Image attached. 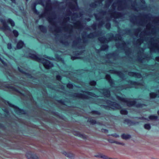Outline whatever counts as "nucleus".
Segmentation results:
<instances>
[{
	"label": "nucleus",
	"instance_id": "obj_1",
	"mask_svg": "<svg viewBox=\"0 0 159 159\" xmlns=\"http://www.w3.org/2000/svg\"><path fill=\"white\" fill-rule=\"evenodd\" d=\"M117 99L122 102L125 103H126L127 106L128 107H130L133 106H134L137 107H142L144 105V104L138 103H137L136 100H137L136 99H135V101H130L128 100L127 98H123L119 96H117Z\"/></svg>",
	"mask_w": 159,
	"mask_h": 159
},
{
	"label": "nucleus",
	"instance_id": "obj_2",
	"mask_svg": "<svg viewBox=\"0 0 159 159\" xmlns=\"http://www.w3.org/2000/svg\"><path fill=\"white\" fill-rule=\"evenodd\" d=\"M151 41L149 42L150 45H149L148 48L150 49L151 52H156V51H159V44L157 43H154L153 41H157L156 39H154V38L152 37L150 39Z\"/></svg>",
	"mask_w": 159,
	"mask_h": 159
},
{
	"label": "nucleus",
	"instance_id": "obj_3",
	"mask_svg": "<svg viewBox=\"0 0 159 159\" xmlns=\"http://www.w3.org/2000/svg\"><path fill=\"white\" fill-rule=\"evenodd\" d=\"M4 102L5 104L7 105H8L10 107H13L14 110L15 112L18 114H25L26 112L23 109H22L18 107L11 104L9 102L5 100Z\"/></svg>",
	"mask_w": 159,
	"mask_h": 159
},
{
	"label": "nucleus",
	"instance_id": "obj_4",
	"mask_svg": "<svg viewBox=\"0 0 159 159\" xmlns=\"http://www.w3.org/2000/svg\"><path fill=\"white\" fill-rule=\"evenodd\" d=\"M138 17H142L149 20H150L152 18H153L154 19V20L153 21L154 23L159 22V16L157 17H152V15L149 14H140L139 15Z\"/></svg>",
	"mask_w": 159,
	"mask_h": 159
},
{
	"label": "nucleus",
	"instance_id": "obj_5",
	"mask_svg": "<svg viewBox=\"0 0 159 159\" xmlns=\"http://www.w3.org/2000/svg\"><path fill=\"white\" fill-rule=\"evenodd\" d=\"M106 102L108 105L112 107H111V108L113 110H119L121 108L120 105L115 102H113L110 100H107L106 101Z\"/></svg>",
	"mask_w": 159,
	"mask_h": 159
},
{
	"label": "nucleus",
	"instance_id": "obj_6",
	"mask_svg": "<svg viewBox=\"0 0 159 159\" xmlns=\"http://www.w3.org/2000/svg\"><path fill=\"white\" fill-rule=\"evenodd\" d=\"M42 60L39 63H42L46 69H48L53 66V64L49 61L43 58Z\"/></svg>",
	"mask_w": 159,
	"mask_h": 159
},
{
	"label": "nucleus",
	"instance_id": "obj_7",
	"mask_svg": "<svg viewBox=\"0 0 159 159\" xmlns=\"http://www.w3.org/2000/svg\"><path fill=\"white\" fill-rule=\"evenodd\" d=\"M72 97L81 99H88L90 98L89 97L86 95L80 93H74L71 95Z\"/></svg>",
	"mask_w": 159,
	"mask_h": 159
},
{
	"label": "nucleus",
	"instance_id": "obj_8",
	"mask_svg": "<svg viewBox=\"0 0 159 159\" xmlns=\"http://www.w3.org/2000/svg\"><path fill=\"white\" fill-rule=\"evenodd\" d=\"M117 2L119 3L117 10L120 11L123 10L126 8L127 4L125 0H118Z\"/></svg>",
	"mask_w": 159,
	"mask_h": 159
},
{
	"label": "nucleus",
	"instance_id": "obj_9",
	"mask_svg": "<svg viewBox=\"0 0 159 159\" xmlns=\"http://www.w3.org/2000/svg\"><path fill=\"white\" fill-rule=\"evenodd\" d=\"M144 35H147L146 31H145L142 32L140 34L139 37L140 38L137 39L136 42L133 43V44L134 45H138L139 46H140L143 42L144 40L143 36Z\"/></svg>",
	"mask_w": 159,
	"mask_h": 159
},
{
	"label": "nucleus",
	"instance_id": "obj_10",
	"mask_svg": "<svg viewBox=\"0 0 159 159\" xmlns=\"http://www.w3.org/2000/svg\"><path fill=\"white\" fill-rule=\"evenodd\" d=\"M108 72L111 74H116L121 79L123 80H124V75L121 71H117L113 70H110L108 71Z\"/></svg>",
	"mask_w": 159,
	"mask_h": 159
},
{
	"label": "nucleus",
	"instance_id": "obj_11",
	"mask_svg": "<svg viewBox=\"0 0 159 159\" xmlns=\"http://www.w3.org/2000/svg\"><path fill=\"white\" fill-rule=\"evenodd\" d=\"M111 17H113L115 18H119L124 17L125 14L120 12L114 11L113 12L110 14Z\"/></svg>",
	"mask_w": 159,
	"mask_h": 159
},
{
	"label": "nucleus",
	"instance_id": "obj_12",
	"mask_svg": "<svg viewBox=\"0 0 159 159\" xmlns=\"http://www.w3.org/2000/svg\"><path fill=\"white\" fill-rule=\"evenodd\" d=\"M26 57L28 58H30L32 60L36 61L39 62L41 61L42 58H40L38 57L36 55L30 53L28 56H26Z\"/></svg>",
	"mask_w": 159,
	"mask_h": 159
},
{
	"label": "nucleus",
	"instance_id": "obj_13",
	"mask_svg": "<svg viewBox=\"0 0 159 159\" xmlns=\"http://www.w3.org/2000/svg\"><path fill=\"white\" fill-rule=\"evenodd\" d=\"M141 49L142 50V52L139 51L138 53V54L139 55V57L138 59V60L141 62H142L144 59H145L148 60H149L150 59V57L146 56L145 57V58H142L141 57H140V56H141L143 54L144 51V50L143 48H141Z\"/></svg>",
	"mask_w": 159,
	"mask_h": 159
},
{
	"label": "nucleus",
	"instance_id": "obj_14",
	"mask_svg": "<svg viewBox=\"0 0 159 159\" xmlns=\"http://www.w3.org/2000/svg\"><path fill=\"white\" fill-rule=\"evenodd\" d=\"M0 22L2 24L3 26L2 27V29L4 30H8L11 31L10 27L8 25L5 20L2 19H0Z\"/></svg>",
	"mask_w": 159,
	"mask_h": 159
},
{
	"label": "nucleus",
	"instance_id": "obj_15",
	"mask_svg": "<svg viewBox=\"0 0 159 159\" xmlns=\"http://www.w3.org/2000/svg\"><path fill=\"white\" fill-rule=\"evenodd\" d=\"M100 91L102 92L103 95L106 97L109 98L111 96L110 91L107 89H100Z\"/></svg>",
	"mask_w": 159,
	"mask_h": 159
},
{
	"label": "nucleus",
	"instance_id": "obj_16",
	"mask_svg": "<svg viewBox=\"0 0 159 159\" xmlns=\"http://www.w3.org/2000/svg\"><path fill=\"white\" fill-rule=\"evenodd\" d=\"M128 75L130 76L138 78H140L142 77L140 73L134 72H129L128 73Z\"/></svg>",
	"mask_w": 159,
	"mask_h": 159
},
{
	"label": "nucleus",
	"instance_id": "obj_17",
	"mask_svg": "<svg viewBox=\"0 0 159 159\" xmlns=\"http://www.w3.org/2000/svg\"><path fill=\"white\" fill-rule=\"evenodd\" d=\"M51 3L46 2V6L44 7L45 13H49L52 9Z\"/></svg>",
	"mask_w": 159,
	"mask_h": 159
},
{
	"label": "nucleus",
	"instance_id": "obj_18",
	"mask_svg": "<svg viewBox=\"0 0 159 159\" xmlns=\"http://www.w3.org/2000/svg\"><path fill=\"white\" fill-rule=\"evenodd\" d=\"M26 157L28 159H38L36 155L33 154L31 152H28L26 154Z\"/></svg>",
	"mask_w": 159,
	"mask_h": 159
},
{
	"label": "nucleus",
	"instance_id": "obj_19",
	"mask_svg": "<svg viewBox=\"0 0 159 159\" xmlns=\"http://www.w3.org/2000/svg\"><path fill=\"white\" fill-rule=\"evenodd\" d=\"M105 79L108 81L110 86L111 87H113L115 83L113 80L111 78V76L109 74H107L106 75Z\"/></svg>",
	"mask_w": 159,
	"mask_h": 159
},
{
	"label": "nucleus",
	"instance_id": "obj_20",
	"mask_svg": "<svg viewBox=\"0 0 159 159\" xmlns=\"http://www.w3.org/2000/svg\"><path fill=\"white\" fill-rule=\"evenodd\" d=\"M7 88L9 89L10 91H12L14 92H17L21 94V95L23 96H25L24 94L21 93L16 88L13 86H7Z\"/></svg>",
	"mask_w": 159,
	"mask_h": 159
},
{
	"label": "nucleus",
	"instance_id": "obj_21",
	"mask_svg": "<svg viewBox=\"0 0 159 159\" xmlns=\"http://www.w3.org/2000/svg\"><path fill=\"white\" fill-rule=\"evenodd\" d=\"M150 97L151 98H154L156 97L159 98V90L157 91V93L151 92L150 93Z\"/></svg>",
	"mask_w": 159,
	"mask_h": 159
},
{
	"label": "nucleus",
	"instance_id": "obj_22",
	"mask_svg": "<svg viewBox=\"0 0 159 159\" xmlns=\"http://www.w3.org/2000/svg\"><path fill=\"white\" fill-rule=\"evenodd\" d=\"M98 35H99V34L96 32H94L93 33H90L89 34L87 35L86 37L88 38L93 39L96 37Z\"/></svg>",
	"mask_w": 159,
	"mask_h": 159
},
{
	"label": "nucleus",
	"instance_id": "obj_23",
	"mask_svg": "<svg viewBox=\"0 0 159 159\" xmlns=\"http://www.w3.org/2000/svg\"><path fill=\"white\" fill-rule=\"evenodd\" d=\"M18 69L20 72L22 74L25 75L28 78H32L33 76L31 74L25 72V71H24L22 69H20L19 67H18Z\"/></svg>",
	"mask_w": 159,
	"mask_h": 159
},
{
	"label": "nucleus",
	"instance_id": "obj_24",
	"mask_svg": "<svg viewBox=\"0 0 159 159\" xmlns=\"http://www.w3.org/2000/svg\"><path fill=\"white\" fill-rule=\"evenodd\" d=\"M74 25L76 28H82L83 27V24L79 20L77 21L74 23Z\"/></svg>",
	"mask_w": 159,
	"mask_h": 159
},
{
	"label": "nucleus",
	"instance_id": "obj_25",
	"mask_svg": "<svg viewBox=\"0 0 159 159\" xmlns=\"http://www.w3.org/2000/svg\"><path fill=\"white\" fill-rule=\"evenodd\" d=\"M108 34L110 36L107 39V43L112 40H114L115 41L117 40V39H116V37H115L113 34L112 33H110Z\"/></svg>",
	"mask_w": 159,
	"mask_h": 159
},
{
	"label": "nucleus",
	"instance_id": "obj_26",
	"mask_svg": "<svg viewBox=\"0 0 159 159\" xmlns=\"http://www.w3.org/2000/svg\"><path fill=\"white\" fill-rule=\"evenodd\" d=\"M109 46L107 44H104L102 45L100 49H97L96 51L97 52H99L100 50L105 51L107 50Z\"/></svg>",
	"mask_w": 159,
	"mask_h": 159
},
{
	"label": "nucleus",
	"instance_id": "obj_27",
	"mask_svg": "<svg viewBox=\"0 0 159 159\" xmlns=\"http://www.w3.org/2000/svg\"><path fill=\"white\" fill-rule=\"evenodd\" d=\"M47 19L48 20V21L49 23L51 25H52L56 27V22L53 21V19H54L50 17H48L47 18Z\"/></svg>",
	"mask_w": 159,
	"mask_h": 159
},
{
	"label": "nucleus",
	"instance_id": "obj_28",
	"mask_svg": "<svg viewBox=\"0 0 159 159\" xmlns=\"http://www.w3.org/2000/svg\"><path fill=\"white\" fill-rule=\"evenodd\" d=\"M118 55L115 52L112 53H109L107 54L106 55V57L108 59L111 58L112 57H115L116 56H117Z\"/></svg>",
	"mask_w": 159,
	"mask_h": 159
},
{
	"label": "nucleus",
	"instance_id": "obj_29",
	"mask_svg": "<svg viewBox=\"0 0 159 159\" xmlns=\"http://www.w3.org/2000/svg\"><path fill=\"white\" fill-rule=\"evenodd\" d=\"M127 81L131 85H133L135 86L141 85V84L140 83L136 81H133L130 80H129Z\"/></svg>",
	"mask_w": 159,
	"mask_h": 159
},
{
	"label": "nucleus",
	"instance_id": "obj_30",
	"mask_svg": "<svg viewBox=\"0 0 159 159\" xmlns=\"http://www.w3.org/2000/svg\"><path fill=\"white\" fill-rule=\"evenodd\" d=\"M39 29L40 31L43 33H45L47 32V30L46 27L43 25H39Z\"/></svg>",
	"mask_w": 159,
	"mask_h": 159
},
{
	"label": "nucleus",
	"instance_id": "obj_31",
	"mask_svg": "<svg viewBox=\"0 0 159 159\" xmlns=\"http://www.w3.org/2000/svg\"><path fill=\"white\" fill-rule=\"evenodd\" d=\"M24 45L23 42L21 40H20L17 44L16 47L18 49H20L23 47Z\"/></svg>",
	"mask_w": 159,
	"mask_h": 159
},
{
	"label": "nucleus",
	"instance_id": "obj_32",
	"mask_svg": "<svg viewBox=\"0 0 159 159\" xmlns=\"http://www.w3.org/2000/svg\"><path fill=\"white\" fill-rule=\"evenodd\" d=\"M98 39L101 43H107V39L105 37H99L98 38Z\"/></svg>",
	"mask_w": 159,
	"mask_h": 159
},
{
	"label": "nucleus",
	"instance_id": "obj_33",
	"mask_svg": "<svg viewBox=\"0 0 159 159\" xmlns=\"http://www.w3.org/2000/svg\"><path fill=\"white\" fill-rule=\"evenodd\" d=\"M80 40L81 39L80 37L78 38L76 40L73 41L72 43V46L73 47H76Z\"/></svg>",
	"mask_w": 159,
	"mask_h": 159
},
{
	"label": "nucleus",
	"instance_id": "obj_34",
	"mask_svg": "<svg viewBox=\"0 0 159 159\" xmlns=\"http://www.w3.org/2000/svg\"><path fill=\"white\" fill-rule=\"evenodd\" d=\"M81 92L83 93H85L88 95L91 96L92 97H96L97 96V95L95 93L92 92L83 90H82L81 91Z\"/></svg>",
	"mask_w": 159,
	"mask_h": 159
},
{
	"label": "nucleus",
	"instance_id": "obj_35",
	"mask_svg": "<svg viewBox=\"0 0 159 159\" xmlns=\"http://www.w3.org/2000/svg\"><path fill=\"white\" fill-rule=\"evenodd\" d=\"M63 3V2H60L57 1H55L53 2L52 5L55 7H59L61 4Z\"/></svg>",
	"mask_w": 159,
	"mask_h": 159
},
{
	"label": "nucleus",
	"instance_id": "obj_36",
	"mask_svg": "<svg viewBox=\"0 0 159 159\" xmlns=\"http://www.w3.org/2000/svg\"><path fill=\"white\" fill-rule=\"evenodd\" d=\"M68 26L69 27H71V29H69V28L67 26H66L64 27H63V29L66 30H67L69 31V33H71L72 32L73 30L72 29V28L73 27L71 25H68Z\"/></svg>",
	"mask_w": 159,
	"mask_h": 159
},
{
	"label": "nucleus",
	"instance_id": "obj_37",
	"mask_svg": "<svg viewBox=\"0 0 159 159\" xmlns=\"http://www.w3.org/2000/svg\"><path fill=\"white\" fill-rule=\"evenodd\" d=\"M121 46H122L123 48H125L127 46L126 43L124 41H123L121 44L119 43L116 44V46L117 48H119Z\"/></svg>",
	"mask_w": 159,
	"mask_h": 159
},
{
	"label": "nucleus",
	"instance_id": "obj_38",
	"mask_svg": "<svg viewBox=\"0 0 159 159\" xmlns=\"http://www.w3.org/2000/svg\"><path fill=\"white\" fill-rule=\"evenodd\" d=\"M122 138L124 139H127L131 138V136L129 134H123L121 136Z\"/></svg>",
	"mask_w": 159,
	"mask_h": 159
},
{
	"label": "nucleus",
	"instance_id": "obj_39",
	"mask_svg": "<svg viewBox=\"0 0 159 159\" xmlns=\"http://www.w3.org/2000/svg\"><path fill=\"white\" fill-rule=\"evenodd\" d=\"M7 22L11 24L12 27H13L15 25V24L14 21L11 19L9 18L7 20Z\"/></svg>",
	"mask_w": 159,
	"mask_h": 159
},
{
	"label": "nucleus",
	"instance_id": "obj_40",
	"mask_svg": "<svg viewBox=\"0 0 159 159\" xmlns=\"http://www.w3.org/2000/svg\"><path fill=\"white\" fill-rule=\"evenodd\" d=\"M148 118L151 120H156L158 118V117L157 116H155L153 115H150L148 117Z\"/></svg>",
	"mask_w": 159,
	"mask_h": 159
},
{
	"label": "nucleus",
	"instance_id": "obj_41",
	"mask_svg": "<svg viewBox=\"0 0 159 159\" xmlns=\"http://www.w3.org/2000/svg\"><path fill=\"white\" fill-rule=\"evenodd\" d=\"M68 6L72 10H76V8L75 5L72 4L71 2H69L68 4Z\"/></svg>",
	"mask_w": 159,
	"mask_h": 159
},
{
	"label": "nucleus",
	"instance_id": "obj_42",
	"mask_svg": "<svg viewBox=\"0 0 159 159\" xmlns=\"http://www.w3.org/2000/svg\"><path fill=\"white\" fill-rule=\"evenodd\" d=\"M60 42L66 46H68L69 45V42L67 41H65L63 40H61L60 41Z\"/></svg>",
	"mask_w": 159,
	"mask_h": 159
},
{
	"label": "nucleus",
	"instance_id": "obj_43",
	"mask_svg": "<svg viewBox=\"0 0 159 159\" xmlns=\"http://www.w3.org/2000/svg\"><path fill=\"white\" fill-rule=\"evenodd\" d=\"M70 20V18L69 17H66L64 18L63 19V21L62 23V25H65V23L67 21H69Z\"/></svg>",
	"mask_w": 159,
	"mask_h": 159
},
{
	"label": "nucleus",
	"instance_id": "obj_44",
	"mask_svg": "<svg viewBox=\"0 0 159 159\" xmlns=\"http://www.w3.org/2000/svg\"><path fill=\"white\" fill-rule=\"evenodd\" d=\"M120 113L122 115H127L128 113V111L125 109H122L120 111Z\"/></svg>",
	"mask_w": 159,
	"mask_h": 159
},
{
	"label": "nucleus",
	"instance_id": "obj_45",
	"mask_svg": "<svg viewBox=\"0 0 159 159\" xmlns=\"http://www.w3.org/2000/svg\"><path fill=\"white\" fill-rule=\"evenodd\" d=\"M113 0H107L106 2L105 6L109 7Z\"/></svg>",
	"mask_w": 159,
	"mask_h": 159
},
{
	"label": "nucleus",
	"instance_id": "obj_46",
	"mask_svg": "<svg viewBox=\"0 0 159 159\" xmlns=\"http://www.w3.org/2000/svg\"><path fill=\"white\" fill-rule=\"evenodd\" d=\"M63 154L68 157H72V154L70 152H63Z\"/></svg>",
	"mask_w": 159,
	"mask_h": 159
},
{
	"label": "nucleus",
	"instance_id": "obj_47",
	"mask_svg": "<svg viewBox=\"0 0 159 159\" xmlns=\"http://www.w3.org/2000/svg\"><path fill=\"white\" fill-rule=\"evenodd\" d=\"M32 9L34 13V14L37 15H38L39 14V12L37 11V10L36 8L35 5L32 8Z\"/></svg>",
	"mask_w": 159,
	"mask_h": 159
},
{
	"label": "nucleus",
	"instance_id": "obj_48",
	"mask_svg": "<svg viewBox=\"0 0 159 159\" xmlns=\"http://www.w3.org/2000/svg\"><path fill=\"white\" fill-rule=\"evenodd\" d=\"M14 37H17L19 35L18 32L16 30H13L12 31Z\"/></svg>",
	"mask_w": 159,
	"mask_h": 159
},
{
	"label": "nucleus",
	"instance_id": "obj_49",
	"mask_svg": "<svg viewBox=\"0 0 159 159\" xmlns=\"http://www.w3.org/2000/svg\"><path fill=\"white\" fill-rule=\"evenodd\" d=\"M115 37H116V39H117V40H121L122 39L121 37L120 34H116Z\"/></svg>",
	"mask_w": 159,
	"mask_h": 159
},
{
	"label": "nucleus",
	"instance_id": "obj_50",
	"mask_svg": "<svg viewBox=\"0 0 159 159\" xmlns=\"http://www.w3.org/2000/svg\"><path fill=\"white\" fill-rule=\"evenodd\" d=\"M104 24V21L102 20L100 21L98 24V27H101Z\"/></svg>",
	"mask_w": 159,
	"mask_h": 159
},
{
	"label": "nucleus",
	"instance_id": "obj_51",
	"mask_svg": "<svg viewBox=\"0 0 159 159\" xmlns=\"http://www.w3.org/2000/svg\"><path fill=\"white\" fill-rule=\"evenodd\" d=\"M140 31V29L138 28L134 30V35L137 36L139 34V32Z\"/></svg>",
	"mask_w": 159,
	"mask_h": 159
},
{
	"label": "nucleus",
	"instance_id": "obj_52",
	"mask_svg": "<svg viewBox=\"0 0 159 159\" xmlns=\"http://www.w3.org/2000/svg\"><path fill=\"white\" fill-rule=\"evenodd\" d=\"M105 27L107 30H110L111 27V25L110 23H107L105 24Z\"/></svg>",
	"mask_w": 159,
	"mask_h": 159
},
{
	"label": "nucleus",
	"instance_id": "obj_53",
	"mask_svg": "<svg viewBox=\"0 0 159 159\" xmlns=\"http://www.w3.org/2000/svg\"><path fill=\"white\" fill-rule=\"evenodd\" d=\"M144 128L145 129L149 130L151 128V127L149 124H145L144 126Z\"/></svg>",
	"mask_w": 159,
	"mask_h": 159
},
{
	"label": "nucleus",
	"instance_id": "obj_54",
	"mask_svg": "<svg viewBox=\"0 0 159 159\" xmlns=\"http://www.w3.org/2000/svg\"><path fill=\"white\" fill-rule=\"evenodd\" d=\"M88 121H89L91 124L94 125L96 123V120L93 119H89Z\"/></svg>",
	"mask_w": 159,
	"mask_h": 159
},
{
	"label": "nucleus",
	"instance_id": "obj_55",
	"mask_svg": "<svg viewBox=\"0 0 159 159\" xmlns=\"http://www.w3.org/2000/svg\"><path fill=\"white\" fill-rule=\"evenodd\" d=\"M96 82L94 80L90 81L89 82V84L91 86H95L96 85Z\"/></svg>",
	"mask_w": 159,
	"mask_h": 159
},
{
	"label": "nucleus",
	"instance_id": "obj_56",
	"mask_svg": "<svg viewBox=\"0 0 159 159\" xmlns=\"http://www.w3.org/2000/svg\"><path fill=\"white\" fill-rule=\"evenodd\" d=\"M91 113L93 114H96L98 115H101L100 112L97 111H91Z\"/></svg>",
	"mask_w": 159,
	"mask_h": 159
},
{
	"label": "nucleus",
	"instance_id": "obj_57",
	"mask_svg": "<svg viewBox=\"0 0 159 159\" xmlns=\"http://www.w3.org/2000/svg\"><path fill=\"white\" fill-rule=\"evenodd\" d=\"M90 6L92 8H95L97 7V5L95 2H92L90 4Z\"/></svg>",
	"mask_w": 159,
	"mask_h": 159
},
{
	"label": "nucleus",
	"instance_id": "obj_58",
	"mask_svg": "<svg viewBox=\"0 0 159 159\" xmlns=\"http://www.w3.org/2000/svg\"><path fill=\"white\" fill-rule=\"evenodd\" d=\"M49 13H45V10L43 13H42L39 15V17L40 18L44 17L46 14H48Z\"/></svg>",
	"mask_w": 159,
	"mask_h": 159
},
{
	"label": "nucleus",
	"instance_id": "obj_59",
	"mask_svg": "<svg viewBox=\"0 0 159 159\" xmlns=\"http://www.w3.org/2000/svg\"><path fill=\"white\" fill-rule=\"evenodd\" d=\"M124 121V123H126L128 125L132 123V121L129 119H125Z\"/></svg>",
	"mask_w": 159,
	"mask_h": 159
},
{
	"label": "nucleus",
	"instance_id": "obj_60",
	"mask_svg": "<svg viewBox=\"0 0 159 159\" xmlns=\"http://www.w3.org/2000/svg\"><path fill=\"white\" fill-rule=\"evenodd\" d=\"M82 53V52H79L78 51H74L73 52V54L76 55H81Z\"/></svg>",
	"mask_w": 159,
	"mask_h": 159
},
{
	"label": "nucleus",
	"instance_id": "obj_61",
	"mask_svg": "<svg viewBox=\"0 0 159 159\" xmlns=\"http://www.w3.org/2000/svg\"><path fill=\"white\" fill-rule=\"evenodd\" d=\"M101 107L106 110H109V107L108 106L102 105H101Z\"/></svg>",
	"mask_w": 159,
	"mask_h": 159
},
{
	"label": "nucleus",
	"instance_id": "obj_62",
	"mask_svg": "<svg viewBox=\"0 0 159 159\" xmlns=\"http://www.w3.org/2000/svg\"><path fill=\"white\" fill-rule=\"evenodd\" d=\"M67 88L69 89H72L73 87V84L71 83H68L66 85Z\"/></svg>",
	"mask_w": 159,
	"mask_h": 159
},
{
	"label": "nucleus",
	"instance_id": "obj_63",
	"mask_svg": "<svg viewBox=\"0 0 159 159\" xmlns=\"http://www.w3.org/2000/svg\"><path fill=\"white\" fill-rule=\"evenodd\" d=\"M94 16H95L96 20L97 21H99L102 19L101 17L98 16L96 14H95Z\"/></svg>",
	"mask_w": 159,
	"mask_h": 159
},
{
	"label": "nucleus",
	"instance_id": "obj_64",
	"mask_svg": "<svg viewBox=\"0 0 159 159\" xmlns=\"http://www.w3.org/2000/svg\"><path fill=\"white\" fill-rule=\"evenodd\" d=\"M97 25L96 23H94L91 26V28L93 30H96V29Z\"/></svg>",
	"mask_w": 159,
	"mask_h": 159
}]
</instances>
